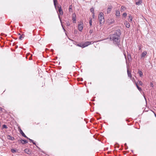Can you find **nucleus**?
I'll use <instances>...</instances> for the list:
<instances>
[{
  "instance_id": "f257e3e1",
  "label": "nucleus",
  "mask_w": 156,
  "mask_h": 156,
  "mask_svg": "<svg viewBox=\"0 0 156 156\" xmlns=\"http://www.w3.org/2000/svg\"><path fill=\"white\" fill-rule=\"evenodd\" d=\"M121 34L120 30H117L113 34L110 35V39L113 41L114 43L118 45L120 42V35Z\"/></svg>"
},
{
  "instance_id": "f03ea898",
  "label": "nucleus",
  "mask_w": 156,
  "mask_h": 156,
  "mask_svg": "<svg viewBox=\"0 0 156 156\" xmlns=\"http://www.w3.org/2000/svg\"><path fill=\"white\" fill-rule=\"evenodd\" d=\"M99 21L100 24L103 23L105 22V19L103 16V14L102 12H100L98 16Z\"/></svg>"
},
{
  "instance_id": "7ed1b4c3",
  "label": "nucleus",
  "mask_w": 156,
  "mask_h": 156,
  "mask_svg": "<svg viewBox=\"0 0 156 156\" xmlns=\"http://www.w3.org/2000/svg\"><path fill=\"white\" fill-rule=\"evenodd\" d=\"M58 11L59 12V14L58 15V17L59 18V19L60 20V21L61 23H62V20L61 19V18L60 17V15H62L63 14V11H62L61 7V6H60L58 7Z\"/></svg>"
},
{
  "instance_id": "20e7f679",
  "label": "nucleus",
  "mask_w": 156,
  "mask_h": 156,
  "mask_svg": "<svg viewBox=\"0 0 156 156\" xmlns=\"http://www.w3.org/2000/svg\"><path fill=\"white\" fill-rule=\"evenodd\" d=\"M83 28V23L79 24L78 25V29L80 31H81L82 30Z\"/></svg>"
},
{
  "instance_id": "39448f33",
  "label": "nucleus",
  "mask_w": 156,
  "mask_h": 156,
  "mask_svg": "<svg viewBox=\"0 0 156 156\" xmlns=\"http://www.w3.org/2000/svg\"><path fill=\"white\" fill-rule=\"evenodd\" d=\"M19 130L20 132V133L22 135L23 137L26 138H28V137L23 132V131L20 128H19Z\"/></svg>"
},
{
  "instance_id": "423d86ee",
  "label": "nucleus",
  "mask_w": 156,
  "mask_h": 156,
  "mask_svg": "<svg viewBox=\"0 0 156 156\" xmlns=\"http://www.w3.org/2000/svg\"><path fill=\"white\" fill-rule=\"evenodd\" d=\"M93 43L92 42H89V41H86L83 43L84 47H87L88 46V45L93 44Z\"/></svg>"
},
{
  "instance_id": "0eeeda50",
  "label": "nucleus",
  "mask_w": 156,
  "mask_h": 156,
  "mask_svg": "<svg viewBox=\"0 0 156 156\" xmlns=\"http://www.w3.org/2000/svg\"><path fill=\"white\" fill-rule=\"evenodd\" d=\"M76 14L75 13L73 14L72 16V20H73V23H76Z\"/></svg>"
},
{
  "instance_id": "6e6552de",
  "label": "nucleus",
  "mask_w": 156,
  "mask_h": 156,
  "mask_svg": "<svg viewBox=\"0 0 156 156\" xmlns=\"http://www.w3.org/2000/svg\"><path fill=\"white\" fill-rule=\"evenodd\" d=\"M24 151L28 154H30L31 153V151L28 149H26L24 150Z\"/></svg>"
},
{
  "instance_id": "1a4fd4ad",
  "label": "nucleus",
  "mask_w": 156,
  "mask_h": 156,
  "mask_svg": "<svg viewBox=\"0 0 156 156\" xmlns=\"http://www.w3.org/2000/svg\"><path fill=\"white\" fill-rule=\"evenodd\" d=\"M21 143L23 144H25L26 143H28V141L26 140H23V139H21L20 140Z\"/></svg>"
},
{
  "instance_id": "9d476101",
  "label": "nucleus",
  "mask_w": 156,
  "mask_h": 156,
  "mask_svg": "<svg viewBox=\"0 0 156 156\" xmlns=\"http://www.w3.org/2000/svg\"><path fill=\"white\" fill-rule=\"evenodd\" d=\"M115 15L117 16H120V12L119 10L116 11Z\"/></svg>"
},
{
  "instance_id": "9b49d317",
  "label": "nucleus",
  "mask_w": 156,
  "mask_h": 156,
  "mask_svg": "<svg viewBox=\"0 0 156 156\" xmlns=\"http://www.w3.org/2000/svg\"><path fill=\"white\" fill-rule=\"evenodd\" d=\"M8 139L11 140H14V137L11 136H10L9 135L8 136Z\"/></svg>"
},
{
  "instance_id": "f8f14e48",
  "label": "nucleus",
  "mask_w": 156,
  "mask_h": 156,
  "mask_svg": "<svg viewBox=\"0 0 156 156\" xmlns=\"http://www.w3.org/2000/svg\"><path fill=\"white\" fill-rule=\"evenodd\" d=\"M125 25H126V27L128 28H129L130 27V24L127 22H126L125 23Z\"/></svg>"
},
{
  "instance_id": "ddd939ff",
  "label": "nucleus",
  "mask_w": 156,
  "mask_h": 156,
  "mask_svg": "<svg viewBox=\"0 0 156 156\" xmlns=\"http://www.w3.org/2000/svg\"><path fill=\"white\" fill-rule=\"evenodd\" d=\"M111 8L110 7H108L107 10V13H109L111 11Z\"/></svg>"
},
{
  "instance_id": "4468645a",
  "label": "nucleus",
  "mask_w": 156,
  "mask_h": 156,
  "mask_svg": "<svg viewBox=\"0 0 156 156\" xmlns=\"http://www.w3.org/2000/svg\"><path fill=\"white\" fill-rule=\"evenodd\" d=\"M129 16V19L128 20L129 22H131L133 18L132 16L129 15V16Z\"/></svg>"
},
{
  "instance_id": "2eb2a0df",
  "label": "nucleus",
  "mask_w": 156,
  "mask_h": 156,
  "mask_svg": "<svg viewBox=\"0 0 156 156\" xmlns=\"http://www.w3.org/2000/svg\"><path fill=\"white\" fill-rule=\"evenodd\" d=\"M77 46H78L79 47L83 48L85 47L83 44H77Z\"/></svg>"
},
{
  "instance_id": "dca6fc26",
  "label": "nucleus",
  "mask_w": 156,
  "mask_h": 156,
  "mask_svg": "<svg viewBox=\"0 0 156 156\" xmlns=\"http://www.w3.org/2000/svg\"><path fill=\"white\" fill-rule=\"evenodd\" d=\"M147 54V52L146 51H144L143 52L142 54H141V57H144Z\"/></svg>"
},
{
  "instance_id": "f3484780",
  "label": "nucleus",
  "mask_w": 156,
  "mask_h": 156,
  "mask_svg": "<svg viewBox=\"0 0 156 156\" xmlns=\"http://www.w3.org/2000/svg\"><path fill=\"white\" fill-rule=\"evenodd\" d=\"M114 22V20L112 19H110L109 20V22L110 23H112Z\"/></svg>"
},
{
  "instance_id": "a211bd4d",
  "label": "nucleus",
  "mask_w": 156,
  "mask_h": 156,
  "mask_svg": "<svg viewBox=\"0 0 156 156\" xmlns=\"http://www.w3.org/2000/svg\"><path fill=\"white\" fill-rule=\"evenodd\" d=\"M141 3V0H139L138 2H136V4L137 5H140Z\"/></svg>"
},
{
  "instance_id": "6ab92c4d",
  "label": "nucleus",
  "mask_w": 156,
  "mask_h": 156,
  "mask_svg": "<svg viewBox=\"0 0 156 156\" xmlns=\"http://www.w3.org/2000/svg\"><path fill=\"white\" fill-rule=\"evenodd\" d=\"M138 73L140 77H141L143 76V73L141 71L139 70L138 72Z\"/></svg>"
},
{
  "instance_id": "aec40b11",
  "label": "nucleus",
  "mask_w": 156,
  "mask_h": 156,
  "mask_svg": "<svg viewBox=\"0 0 156 156\" xmlns=\"http://www.w3.org/2000/svg\"><path fill=\"white\" fill-rule=\"evenodd\" d=\"M136 86L137 88V89H138V90L140 91L141 90H142V89H141V88L139 86L137 85V84L136 83Z\"/></svg>"
},
{
  "instance_id": "412c9836",
  "label": "nucleus",
  "mask_w": 156,
  "mask_h": 156,
  "mask_svg": "<svg viewBox=\"0 0 156 156\" xmlns=\"http://www.w3.org/2000/svg\"><path fill=\"white\" fill-rule=\"evenodd\" d=\"M127 72L128 76L131 77V73L128 69L127 70Z\"/></svg>"
},
{
  "instance_id": "4be33fe9",
  "label": "nucleus",
  "mask_w": 156,
  "mask_h": 156,
  "mask_svg": "<svg viewBox=\"0 0 156 156\" xmlns=\"http://www.w3.org/2000/svg\"><path fill=\"white\" fill-rule=\"evenodd\" d=\"M8 128L7 126L6 125H3V126H2V129H3L4 128H5V129H7Z\"/></svg>"
},
{
  "instance_id": "5701e85b",
  "label": "nucleus",
  "mask_w": 156,
  "mask_h": 156,
  "mask_svg": "<svg viewBox=\"0 0 156 156\" xmlns=\"http://www.w3.org/2000/svg\"><path fill=\"white\" fill-rule=\"evenodd\" d=\"M92 22L91 19H90L89 24L90 26H91L92 25Z\"/></svg>"
},
{
  "instance_id": "b1692460",
  "label": "nucleus",
  "mask_w": 156,
  "mask_h": 156,
  "mask_svg": "<svg viewBox=\"0 0 156 156\" xmlns=\"http://www.w3.org/2000/svg\"><path fill=\"white\" fill-rule=\"evenodd\" d=\"M94 9L93 8H91L90 9V11L92 13H94Z\"/></svg>"
},
{
  "instance_id": "393cba45",
  "label": "nucleus",
  "mask_w": 156,
  "mask_h": 156,
  "mask_svg": "<svg viewBox=\"0 0 156 156\" xmlns=\"http://www.w3.org/2000/svg\"><path fill=\"white\" fill-rule=\"evenodd\" d=\"M11 151L13 153H15L16 152V150L14 149H12L11 150Z\"/></svg>"
},
{
  "instance_id": "a878e982",
  "label": "nucleus",
  "mask_w": 156,
  "mask_h": 156,
  "mask_svg": "<svg viewBox=\"0 0 156 156\" xmlns=\"http://www.w3.org/2000/svg\"><path fill=\"white\" fill-rule=\"evenodd\" d=\"M66 24L67 26H69L70 25V23L69 21H67L66 22Z\"/></svg>"
},
{
  "instance_id": "bb28decb",
  "label": "nucleus",
  "mask_w": 156,
  "mask_h": 156,
  "mask_svg": "<svg viewBox=\"0 0 156 156\" xmlns=\"http://www.w3.org/2000/svg\"><path fill=\"white\" fill-rule=\"evenodd\" d=\"M127 57L129 59L131 58V56L129 54H128V53H127Z\"/></svg>"
},
{
  "instance_id": "cd10ccee",
  "label": "nucleus",
  "mask_w": 156,
  "mask_h": 156,
  "mask_svg": "<svg viewBox=\"0 0 156 156\" xmlns=\"http://www.w3.org/2000/svg\"><path fill=\"white\" fill-rule=\"evenodd\" d=\"M127 16V13L126 12H124L123 14V16L124 17H126Z\"/></svg>"
},
{
  "instance_id": "c85d7f7f",
  "label": "nucleus",
  "mask_w": 156,
  "mask_h": 156,
  "mask_svg": "<svg viewBox=\"0 0 156 156\" xmlns=\"http://www.w3.org/2000/svg\"><path fill=\"white\" fill-rule=\"evenodd\" d=\"M23 38V36L22 35H20L19 37V39L20 40H22Z\"/></svg>"
},
{
  "instance_id": "c756f323",
  "label": "nucleus",
  "mask_w": 156,
  "mask_h": 156,
  "mask_svg": "<svg viewBox=\"0 0 156 156\" xmlns=\"http://www.w3.org/2000/svg\"><path fill=\"white\" fill-rule=\"evenodd\" d=\"M125 146V149H127L128 148V147L127 146L126 144L125 143L124 144Z\"/></svg>"
},
{
  "instance_id": "7c9ffc66",
  "label": "nucleus",
  "mask_w": 156,
  "mask_h": 156,
  "mask_svg": "<svg viewBox=\"0 0 156 156\" xmlns=\"http://www.w3.org/2000/svg\"><path fill=\"white\" fill-rule=\"evenodd\" d=\"M53 2L54 3V5L55 6L56 5V2H57V0H53Z\"/></svg>"
},
{
  "instance_id": "2f4dec72",
  "label": "nucleus",
  "mask_w": 156,
  "mask_h": 156,
  "mask_svg": "<svg viewBox=\"0 0 156 156\" xmlns=\"http://www.w3.org/2000/svg\"><path fill=\"white\" fill-rule=\"evenodd\" d=\"M139 84L141 85H142L143 84L142 83V82L141 81H139Z\"/></svg>"
},
{
  "instance_id": "473e14b6",
  "label": "nucleus",
  "mask_w": 156,
  "mask_h": 156,
  "mask_svg": "<svg viewBox=\"0 0 156 156\" xmlns=\"http://www.w3.org/2000/svg\"><path fill=\"white\" fill-rule=\"evenodd\" d=\"M93 31L92 30H90L89 31V33L90 34H91L92 33H93Z\"/></svg>"
},
{
  "instance_id": "72a5a7b5",
  "label": "nucleus",
  "mask_w": 156,
  "mask_h": 156,
  "mask_svg": "<svg viewBox=\"0 0 156 156\" xmlns=\"http://www.w3.org/2000/svg\"><path fill=\"white\" fill-rule=\"evenodd\" d=\"M27 139H29V140L31 142H33V141H34L33 140H32V139H31L30 138H27Z\"/></svg>"
},
{
  "instance_id": "f704fd0d",
  "label": "nucleus",
  "mask_w": 156,
  "mask_h": 156,
  "mask_svg": "<svg viewBox=\"0 0 156 156\" xmlns=\"http://www.w3.org/2000/svg\"><path fill=\"white\" fill-rule=\"evenodd\" d=\"M71 10H72V8H71V6H70L69 7V11H70Z\"/></svg>"
},
{
  "instance_id": "c9c22d12",
  "label": "nucleus",
  "mask_w": 156,
  "mask_h": 156,
  "mask_svg": "<svg viewBox=\"0 0 156 156\" xmlns=\"http://www.w3.org/2000/svg\"><path fill=\"white\" fill-rule=\"evenodd\" d=\"M121 9H123V10L124 9V8H124V7L123 6H121Z\"/></svg>"
},
{
  "instance_id": "e433bc0d",
  "label": "nucleus",
  "mask_w": 156,
  "mask_h": 156,
  "mask_svg": "<svg viewBox=\"0 0 156 156\" xmlns=\"http://www.w3.org/2000/svg\"><path fill=\"white\" fill-rule=\"evenodd\" d=\"M61 25H62V28H63V29L64 30V31H65V29H64V27H63V25H62V24H61Z\"/></svg>"
},
{
  "instance_id": "4c0bfd02",
  "label": "nucleus",
  "mask_w": 156,
  "mask_h": 156,
  "mask_svg": "<svg viewBox=\"0 0 156 156\" xmlns=\"http://www.w3.org/2000/svg\"><path fill=\"white\" fill-rule=\"evenodd\" d=\"M32 143H33V144H34L36 145V144H35V142H34V141H33V142H32Z\"/></svg>"
},
{
  "instance_id": "58836bf2",
  "label": "nucleus",
  "mask_w": 156,
  "mask_h": 156,
  "mask_svg": "<svg viewBox=\"0 0 156 156\" xmlns=\"http://www.w3.org/2000/svg\"><path fill=\"white\" fill-rule=\"evenodd\" d=\"M141 49V47L140 46H139V50H140Z\"/></svg>"
},
{
  "instance_id": "ea45409f",
  "label": "nucleus",
  "mask_w": 156,
  "mask_h": 156,
  "mask_svg": "<svg viewBox=\"0 0 156 156\" xmlns=\"http://www.w3.org/2000/svg\"><path fill=\"white\" fill-rule=\"evenodd\" d=\"M93 15H92V16L93 17V18H94V13H93Z\"/></svg>"
},
{
  "instance_id": "a19ab883",
  "label": "nucleus",
  "mask_w": 156,
  "mask_h": 156,
  "mask_svg": "<svg viewBox=\"0 0 156 156\" xmlns=\"http://www.w3.org/2000/svg\"><path fill=\"white\" fill-rule=\"evenodd\" d=\"M51 52H53L54 51V50L53 49H52L51 50Z\"/></svg>"
},
{
  "instance_id": "79ce46f5",
  "label": "nucleus",
  "mask_w": 156,
  "mask_h": 156,
  "mask_svg": "<svg viewBox=\"0 0 156 156\" xmlns=\"http://www.w3.org/2000/svg\"><path fill=\"white\" fill-rule=\"evenodd\" d=\"M124 56H125V58L126 59V55H125V54H124Z\"/></svg>"
},
{
  "instance_id": "37998d69",
  "label": "nucleus",
  "mask_w": 156,
  "mask_h": 156,
  "mask_svg": "<svg viewBox=\"0 0 156 156\" xmlns=\"http://www.w3.org/2000/svg\"><path fill=\"white\" fill-rule=\"evenodd\" d=\"M151 86H152L153 84L151 83Z\"/></svg>"
},
{
  "instance_id": "c03bdc74",
  "label": "nucleus",
  "mask_w": 156,
  "mask_h": 156,
  "mask_svg": "<svg viewBox=\"0 0 156 156\" xmlns=\"http://www.w3.org/2000/svg\"><path fill=\"white\" fill-rule=\"evenodd\" d=\"M77 31H75V32H76Z\"/></svg>"
},
{
  "instance_id": "a18cd8bd",
  "label": "nucleus",
  "mask_w": 156,
  "mask_h": 156,
  "mask_svg": "<svg viewBox=\"0 0 156 156\" xmlns=\"http://www.w3.org/2000/svg\"><path fill=\"white\" fill-rule=\"evenodd\" d=\"M19 35H20V34H19Z\"/></svg>"
},
{
  "instance_id": "49530a36",
  "label": "nucleus",
  "mask_w": 156,
  "mask_h": 156,
  "mask_svg": "<svg viewBox=\"0 0 156 156\" xmlns=\"http://www.w3.org/2000/svg\"><path fill=\"white\" fill-rule=\"evenodd\" d=\"M155 117H156V115H155Z\"/></svg>"
}]
</instances>
